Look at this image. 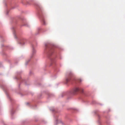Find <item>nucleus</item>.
<instances>
[{
	"label": "nucleus",
	"mask_w": 125,
	"mask_h": 125,
	"mask_svg": "<svg viewBox=\"0 0 125 125\" xmlns=\"http://www.w3.org/2000/svg\"><path fill=\"white\" fill-rule=\"evenodd\" d=\"M80 80V82H81V80Z\"/></svg>",
	"instance_id": "obj_5"
},
{
	"label": "nucleus",
	"mask_w": 125,
	"mask_h": 125,
	"mask_svg": "<svg viewBox=\"0 0 125 125\" xmlns=\"http://www.w3.org/2000/svg\"><path fill=\"white\" fill-rule=\"evenodd\" d=\"M69 79H66V81H67V82H68V81H69Z\"/></svg>",
	"instance_id": "obj_4"
},
{
	"label": "nucleus",
	"mask_w": 125,
	"mask_h": 125,
	"mask_svg": "<svg viewBox=\"0 0 125 125\" xmlns=\"http://www.w3.org/2000/svg\"><path fill=\"white\" fill-rule=\"evenodd\" d=\"M80 91L81 92H83V90L82 89H79L78 88H75L73 90V92L74 94Z\"/></svg>",
	"instance_id": "obj_1"
},
{
	"label": "nucleus",
	"mask_w": 125,
	"mask_h": 125,
	"mask_svg": "<svg viewBox=\"0 0 125 125\" xmlns=\"http://www.w3.org/2000/svg\"><path fill=\"white\" fill-rule=\"evenodd\" d=\"M43 24L44 25H45L46 24V23H45V21L43 19L42 21Z\"/></svg>",
	"instance_id": "obj_3"
},
{
	"label": "nucleus",
	"mask_w": 125,
	"mask_h": 125,
	"mask_svg": "<svg viewBox=\"0 0 125 125\" xmlns=\"http://www.w3.org/2000/svg\"><path fill=\"white\" fill-rule=\"evenodd\" d=\"M36 52V51L34 49H33L32 50V55H31V57H32L33 56V55Z\"/></svg>",
	"instance_id": "obj_2"
}]
</instances>
